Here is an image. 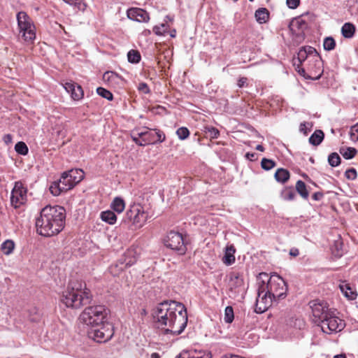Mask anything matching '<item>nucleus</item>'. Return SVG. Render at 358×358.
<instances>
[{
  "label": "nucleus",
  "mask_w": 358,
  "mask_h": 358,
  "mask_svg": "<svg viewBox=\"0 0 358 358\" xmlns=\"http://www.w3.org/2000/svg\"><path fill=\"white\" fill-rule=\"evenodd\" d=\"M151 358H160V356L158 353L154 352L151 355Z\"/></svg>",
  "instance_id": "64"
},
{
  "label": "nucleus",
  "mask_w": 358,
  "mask_h": 358,
  "mask_svg": "<svg viewBox=\"0 0 358 358\" xmlns=\"http://www.w3.org/2000/svg\"><path fill=\"white\" fill-rule=\"evenodd\" d=\"M60 182H62L64 185V187H62L64 189H67L68 190L72 189L76 183L69 177L67 171L64 172L61 176Z\"/></svg>",
  "instance_id": "29"
},
{
  "label": "nucleus",
  "mask_w": 358,
  "mask_h": 358,
  "mask_svg": "<svg viewBox=\"0 0 358 358\" xmlns=\"http://www.w3.org/2000/svg\"><path fill=\"white\" fill-rule=\"evenodd\" d=\"M255 16L256 20L259 24H263V23L266 22V21L268 20L269 13L266 8H261L257 9L255 11Z\"/></svg>",
  "instance_id": "21"
},
{
  "label": "nucleus",
  "mask_w": 358,
  "mask_h": 358,
  "mask_svg": "<svg viewBox=\"0 0 358 358\" xmlns=\"http://www.w3.org/2000/svg\"><path fill=\"white\" fill-rule=\"evenodd\" d=\"M301 64H297V71L299 72V73L304 77H306V70L304 68H300L299 66Z\"/></svg>",
  "instance_id": "61"
},
{
  "label": "nucleus",
  "mask_w": 358,
  "mask_h": 358,
  "mask_svg": "<svg viewBox=\"0 0 358 358\" xmlns=\"http://www.w3.org/2000/svg\"><path fill=\"white\" fill-rule=\"evenodd\" d=\"M236 252L235 247L233 245H227L225 248L224 255L222 258V262L224 264L229 266L234 263Z\"/></svg>",
  "instance_id": "18"
},
{
  "label": "nucleus",
  "mask_w": 358,
  "mask_h": 358,
  "mask_svg": "<svg viewBox=\"0 0 358 358\" xmlns=\"http://www.w3.org/2000/svg\"><path fill=\"white\" fill-rule=\"evenodd\" d=\"M156 135L157 136V141L163 142L165 140V135L162 131H157Z\"/></svg>",
  "instance_id": "58"
},
{
  "label": "nucleus",
  "mask_w": 358,
  "mask_h": 358,
  "mask_svg": "<svg viewBox=\"0 0 358 358\" xmlns=\"http://www.w3.org/2000/svg\"><path fill=\"white\" fill-rule=\"evenodd\" d=\"M131 138L132 140L138 145L144 146V144H143V141L140 138L137 136L133 131L131 132Z\"/></svg>",
  "instance_id": "54"
},
{
  "label": "nucleus",
  "mask_w": 358,
  "mask_h": 358,
  "mask_svg": "<svg viewBox=\"0 0 358 358\" xmlns=\"http://www.w3.org/2000/svg\"><path fill=\"white\" fill-rule=\"evenodd\" d=\"M256 150L260 152H263L264 150V148L262 145H257L256 146Z\"/></svg>",
  "instance_id": "62"
},
{
  "label": "nucleus",
  "mask_w": 358,
  "mask_h": 358,
  "mask_svg": "<svg viewBox=\"0 0 358 358\" xmlns=\"http://www.w3.org/2000/svg\"><path fill=\"white\" fill-rule=\"evenodd\" d=\"M27 201V187L21 181L15 182L10 194V205L15 208H18L24 205Z\"/></svg>",
  "instance_id": "10"
},
{
  "label": "nucleus",
  "mask_w": 358,
  "mask_h": 358,
  "mask_svg": "<svg viewBox=\"0 0 358 358\" xmlns=\"http://www.w3.org/2000/svg\"><path fill=\"white\" fill-rule=\"evenodd\" d=\"M207 130H208V133L209 134V136L211 138H218V136L220 135V132H219L217 129L211 127H208Z\"/></svg>",
  "instance_id": "49"
},
{
  "label": "nucleus",
  "mask_w": 358,
  "mask_h": 358,
  "mask_svg": "<svg viewBox=\"0 0 358 358\" xmlns=\"http://www.w3.org/2000/svg\"><path fill=\"white\" fill-rule=\"evenodd\" d=\"M127 15L130 20L138 22H148L150 20L148 13L138 8H129L127 12Z\"/></svg>",
  "instance_id": "16"
},
{
  "label": "nucleus",
  "mask_w": 358,
  "mask_h": 358,
  "mask_svg": "<svg viewBox=\"0 0 358 358\" xmlns=\"http://www.w3.org/2000/svg\"><path fill=\"white\" fill-rule=\"evenodd\" d=\"M176 134L180 140H185L189 136V131L187 127H180L176 131Z\"/></svg>",
  "instance_id": "43"
},
{
  "label": "nucleus",
  "mask_w": 358,
  "mask_h": 358,
  "mask_svg": "<svg viewBox=\"0 0 358 358\" xmlns=\"http://www.w3.org/2000/svg\"><path fill=\"white\" fill-rule=\"evenodd\" d=\"M128 61L133 64H137L141 60V55L138 51L131 50L127 53Z\"/></svg>",
  "instance_id": "34"
},
{
  "label": "nucleus",
  "mask_w": 358,
  "mask_h": 358,
  "mask_svg": "<svg viewBox=\"0 0 358 358\" xmlns=\"http://www.w3.org/2000/svg\"><path fill=\"white\" fill-rule=\"evenodd\" d=\"M298 61L299 64L304 65L306 62H312L315 67H320L322 63L321 58L317 50L311 46H305L301 48L297 55Z\"/></svg>",
  "instance_id": "9"
},
{
  "label": "nucleus",
  "mask_w": 358,
  "mask_h": 358,
  "mask_svg": "<svg viewBox=\"0 0 358 358\" xmlns=\"http://www.w3.org/2000/svg\"><path fill=\"white\" fill-rule=\"evenodd\" d=\"M143 144H144V146L145 145L155 143L156 141L155 140V134L150 131L148 129H146V136L143 139Z\"/></svg>",
  "instance_id": "44"
},
{
  "label": "nucleus",
  "mask_w": 358,
  "mask_h": 358,
  "mask_svg": "<svg viewBox=\"0 0 358 358\" xmlns=\"http://www.w3.org/2000/svg\"><path fill=\"white\" fill-rule=\"evenodd\" d=\"M310 304L313 315L317 319V322L320 323L327 318L331 313L328 308L327 303L324 301L314 300L310 301Z\"/></svg>",
  "instance_id": "15"
},
{
  "label": "nucleus",
  "mask_w": 358,
  "mask_h": 358,
  "mask_svg": "<svg viewBox=\"0 0 358 358\" xmlns=\"http://www.w3.org/2000/svg\"><path fill=\"white\" fill-rule=\"evenodd\" d=\"M286 3L289 8L295 9L299 6L300 0H287Z\"/></svg>",
  "instance_id": "51"
},
{
  "label": "nucleus",
  "mask_w": 358,
  "mask_h": 358,
  "mask_svg": "<svg viewBox=\"0 0 358 358\" xmlns=\"http://www.w3.org/2000/svg\"><path fill=\"white\" fill-rule=\"evenodd\" d=\"M114 334L113 328L109 323L103 322L101 324L90 327L87 335L97 343H106L110 340Z\"/></svg>",
  "instance_id": "8"
},
{
  "label": "nucleus",
  "mask_w": 358,
  "mask_h": 358,
  "mask_svg": "<svg viewBox=\"0 0 358 358\" xmlns=\"http://www.w3.org/2000/svg\"><path fill=\"white\" fill-rule=\"evenodd\" d=\"M281 197L286 201H292L295 198V192L292 187H286L281 192Z\"/></svg>",
  "instance_id": "33"
},
{
  "label": "nucleus",
  "mask_w": 358,
  "mask_h": 358,
  "mask_svg": "<svg viewBox=\"0 0 358 358\" xmlns=\"http://www.w3.org/2000/svg\"><path fill=\"white\" fill-rule=\"evenodd\" d=\"M324 137L322 130H316L309 138V143L313 145H319Z\"/></svg>",
  "instance_id": "27"
},
{
  "label": "nucleus",
  "mask_w": 358,
  "mask_h": 358,
  "mask_svg": "<svg viewBox=\"0 0 358 358\" xmlns=\"http://www.w3.org/2000/svg\"><path fill=\"white\" fill-rule=\"evenodd\" d=\"M92 294L86 284L80 280H72L63 292L62 302L68 308H80L90 303Z\"/></svg>",
  "instance_id": "3"
},
{
  "label": "nucleus",
  "mask_w": 358,
  "mask_h": 358,
  "mask_svg": "<svg viewBox=\"0 0 358 358\" xmlns=\"http://www.w3.org/2000/svg\"><path fill=\"white\" fill-rule=\"evenodd\" d=\"M355 26L350 22L345 23L341 28L342 35L346 38H352L355 34Z\"/></svg>",
  "instance_id": "25"
},
{
  "label": "nucleus",
  "mask_w": 358,
  "mask_h": 358,
  "mask_svg": "<svg viewBox=\"0 0 358 358\" xmlns=\"http://www.w3.org/2000/svg\"><path fill=\"white\" fill-rule=\"evenodd\" d=\"M15 243L11 240H6L2 244L1 249L4 255H9L14 250Z\"/></svg>",
  "instance_id": "32"
},
{
  "label": "nucleus",
  "mask_w": 358,
  "mask_h": 358,
  "mask_svg": "<svg viewBox=\"0 0 358 358\" xmlns=\"http://www.w3.org/2000/svg\"><path fill=\"white\" fill-rule=\"evenodd\" d=\"M336 42L332 37H327L323 42V47L325 50H332L335 48Z\"/></svg>",
  "instance_id": "37"
},
{
  "label": "nucleus",
  "mask_w": 358,
  "mask_h": 358,
  "mask_svg": "<svg viewBox=\"0 0 358 358\" xmlns=\"http://www.w3.org/2000/svg\"><path fill=\"white\" fill-rule=\"evenodd\" d=\"M308 125H309L308 123L302 122V123H301L300 127H299V131L301 132H302L303 134H304L305 135H307V134H308Z\"/></svg>",
  "instance_id": "55"
},
{
  "label": "nucleus",
  "mask_w": 358,
  "mask_h": 358,
  "mask_svg": "<svg viewBox=\"0 0 358 358\" xmlns=\"http://www.w3.org/2000/svg\"><path fill=\"white\" fill-rule=\"evenodd\" d=\"M340 153L346 159H352L357 154V150L354 148H342L340 149Z\"/></svg>",
  "instance_id": "31"
},
{
  "label": "nucleus",
  "mask_w": 358,
  "mask_h": 358,
  "mask_svg": "<svg viewBox=\"0 0 358 358\" xmlns=\"http://www.w3.org/2000/svg\"><path fill=\"white\" fill-rule=\"evenodd\" d=\"M296 189L301 196L305 199L308 198L309 193L306 189V185L302 180H298L296 183Z\"/></svg>",
  "instance_id": "30"
},
{
  "label": "nucleus",
  "mask_w": 358,
  "mask_h": 358,
  "mask_svg": "<svg viewBox=\"0 0 358 358\" xmlns=\"http://www.w3.org/2000/svg\"><path fill=\"white\" fill-rule=\"evenodd\" d=\"M304 66H306L308 70L309 71H310L311 73L312 72H314L315 73H319L318 76H315L316 79H317L320 77L321 64L320 65V67H315L313 69H311V67L313 68L314 66V64L312 62H306L304 64Z\"/></svg>",
  "instance_id": "46"
},
{
  "label": "nucleus",
  "mask_w": 358,
  "mask_h": 358,
  "mask_svg": "<svg viewBox=\"0 0 358 358\" xmlns=\"http://www.w3.org/2000/svg\"><path fill=\"white\" fill-rule=\"evenodd\" d=\"M167 29L168 26L166 24L162 23L160 25L155 26L152 30L155 34L162 36L167 31Z\"/></svg>",
  "instance_id": "42"
},
{
  "label": "nucleus",
  "mask_w": 358,
  "mask_h": 358,
  "mask_svg": "<svg viewBox=\"0 0 358 358\" xmlns=\"http://www.w3.org/2000/svg\"><path fill=\"white\" fill-rule=\"evenodd\" d=\"M69 177H70L74 182L78 184L84 178V172L81 169H71L67 171Z\"/></svg>",
  "instance_id": "28"
},
{
  "label": "nucleus",
  "mask_w": 358,
  "mask_h": 358,
  "mask_svg": "<svg viewBox=\"0 0 358 358\" xmlns=\"http://www.w3.org/2000/svg\"><path fill=\"white\" fill-rule=\"evenodd\" d=\"M275 165L276 164L273 160L266 158H263L261 162L262 168L266 171L272 169Z\"/></svg>",
  "instance_id": "39"
},
{
  "label": "nucleus",
  "mask_w": 358,
  "mask_h": 358,
  "mask_svg": "<svg viewBox=\"0 0 358 358\" xmlns=\"http://www.w3.org/2000/svg\"><path fill=\"white\" fill-rule=\"evenodd\" d=\"M345 176L348 180H355L357 178V171L354 168L349 169L345 171Z\"/></svg>",
  "instance_id": "47"
},
{
  "label": "nucleus",
  "mask_w": 358,
  "mask_h": 358,
  "mask_svg": "<svg viewBox=\"0 0 358 358\" xmlns=\"http://www.w3.org/2000/svg\"><path fill=\"white\" fill-rule=\"evenodd\" d=\"M147 219L148 214L143 206L140 203H134L127 210L122 224L127 225L131 229H136L142 227L146 222Z\"/></svg>",
  "instance_id": "5"
},
{
  "label": "nucleus",
  "mask_w": 358,
  "mask_h": 358,
  "mask_svg": "<svg viewBox=\"0 0 358 358\" xmlns=\"http://www.w3.org/2000/svg\"><path fill=\"white\" fill-rule=\"evenodd\" d=\"M66 3L71 6H77L80 4L82 0H63Z\"/></svg>",
  "instance_id": "57"
},
{
  "label": "nucleus",
  "mask_w": 358,
  "mask_h": 358,
  "mask_svg": "<svg viewBox=\"0 0 358 358\" xmlns=\"http://www.w3.org/2000/svg\"><path fill=\"white\" fill-rule=\"evenodd\" d=\"M64 185L60 182V179L58 181L52 182L50 186V191L53 196H59L61 193L68 191L67 189H64Z\"/></svg>",
  "instance_id": "22"
},
{
  "label": "nucleus",
  "mask_w": 358,
  "mask_h": 358,
  "mask_svg": "<svg viewBox=\"0 0 358 358\" xmlns=\"http://www.w3.org/2000/svg\"><path fill=\"white\" fill-rule=\"evenodd\" d=\"M103 80L109 85L114 87H122L124 84V80L113 71H107L104 73L103 75Z\"/></svg>",
  "instance_id": "17"
},
{
  "label": "nucleus",
  "mask_w": 358,
  "mask_h": 358,
  "mask_svg": "<svg viewBox=\"0 0 358 358\" xmlns=\"http://www.w3.org/2000/svg\"><path fill=\"white\" fill-rule=\"evenodd\" d=\"M138 90L143 94H149L150 92V90L145 83H139Z\"/></svg>",
  "instance_id": "50"
},
{
  "label": "nucleus",
  "mask_w": 358,
  "mask_h": 358,
  "mask_svg": "<svg viewBox=\"0 0 358 358\" xmlns=\"http://www.w3.org/2000/svg\"><path fill=\"white\" fill-rule=\"evenodd\" d=\"M107 310L103 306H94L86 308L80 315L82 323L92 327L105 322Z\"/></svg>",
  "instance_id": "6"
},
{
  "label": "nucleus",
  "mask_w": 358,
  "mask_h": 358,
  "mask_svg": "<svg viewBox=\"0 0 358 358\" xmlns=\"http://www.w3.org/2000/svg\"><path fill=\"white\" fill-rule=\"evenodd\" d=\"M328 162L330 166L336 167L341 163V157L336 152L331 153L328 157Z\"/></svg>",
  "instance_id": "35"
},
{
  "label": "nucleus",
  "mask_w": 358,
  "mask_h": 358,
  "mask_svg": "<svg viewBox=\"0 0 358 358\" xmlns=\"http://www.w3.org/2000/svg\"><path fill=\"white\" fill-rule=\"evenodd\" d=\"M210 352H202L194 351H182L177 357V358H210Z\"/></svg>",
  "instance_id": "19"
},
{
  "label": "nucleus",
  "mask_w": 358,
  "mask_h": 358,
  "mask_svg": "<svg viewBox=\"0 0 358 358\" xmlns=\"http://www.w3.org/2000/svg\"><path fill=\"white\" fill-rule=\"evenodd\" d=\"M19 33L26 42H33L36 38V27L27 13L20 11L17 14Z\"/></svg>",
  "instance_id": "7"
},
{
  "label": "nucleus",
  "mask_w": 358,
  "mask_h": 358,
  "mask_svg": "<svg viewBox=\"0 0 358 358\" xmlns=\"http://www.w3.org/2000/svg\"><path fill=\"white\" fill-rule=\"evenodd\" d=\"M164 245L176 250L180 255H183L187 250L183 236L181 234L176 231H170L164 239Z\"/></svg>",
  "instance_id": "12"
},
{
  "label": "nucleus",
  "mask_w": 358,
  "mask_h": 358,
  "mask_svg": "<svg viewBox=\"0 0 358 358\" xmlns=\"http://www.w3.org/2000/svg\"><path fill=\"white\" fill-rule=\"evenodd\" d=\"M76 85V84L74 83L67 82L64 85V87L68 93H70L71 94Z\"/></svg>",
  "instance_id": "52"
},
{
  "label": "nucleus",
  "mask_w": 358,
  "mask_h": 358,
  "mask_svg": "<svg viewBox=\"0 0 358 358\" xmlns=\"http://www.w3.org/2000/svg\"><path fill=\"white\" fill-rule=\"evenodd\" d=\"M258 285L262 287L263 292H267L276 301L284 299L287 295V284L278 274L271 275L268 278L266 273H260Z\"/></svg>",
  "instance_id": "4"
},
{
  "label": "nucleus",
  "mask_w": 358,
  "mask_h": 358,
  "mask_svg": "<svg viewBox=\"0 0 358 358\" xmlns=\"http://www.w3.org/2000/svg\"><path fill=\"white\" fill-rule=\"evenodd\" d=\"M152 315L156 327L164 331L165 334L178 336L187 326L186 308L175 301H164L159 303L153 309Z\"/></svg>",
  "instance_id": "1"
},
{
  "label": "nucleus",
  "mask_w": 358,
  "mask_h": 358,
  "mask_svg": "<svg viewBox=\"0 0 358 358\" xmlns=\"http://www.w3.org/2000/svg\"><path fill=\"white\" fill-rule=\"evenodd\" d=\"M275 180L281 183H285L289 178V172L285 169H278L274 175Z\"/></svg>",
  "instance_id": "23"
},
{
  "label": "nucleus",
  "mask_w": 358,
  "mask_h": 358,
  "mask_svg": "<svg viewBox=\"0 0 358 358\" xmlns=\"http://www.w3.org/2000/svg\"><path fill=\"white\" fill-rule=\"evenodd\" d=\"M234 318V310L231 306H227L224 310V322L226 323H231Z\"/></svg>",
  "instance_id": "36"
},
{
  "label": "nucleus",
  "mask_w": 358,
  "mask_h": 358,
  "mask_svg": "<svg viewBox=\"0 0 358 358\" xmlns=\"http://www.w3.org/2000/svg\"><path fill=\"white\" fill-rule=\"evenodd\" d=\"M96 92L99 95H100L101 96L106 99L107 100H113V94L107 90L106 89L103 88V87H99L96 89Z\"/></svg>",
  "instance_id": "41"
},
{
  "label": "nucleus",
  "mask_w": 358,
  "mask_h": 358,
  "mask_svg": "<svg viewBox=\"0 0 358 358\" xmlns=\"http://www.w3.org/2000/svg\"><path fill=\"white\" fill-rule=\"evenodd\" d=\"M101 219L109 224H114L117 221V216L115 214L114 212L111 210H106L103 211L101 213Z\"/></svg>",
  "instance_id": "26"
},
{
  "label": "nucleus",
  "mask_w": 358,
  "mask_h": 358,
  "mask_svg": "<svg viewBox=\"0 0 358 358\" xmlns=\"http://www.w3.org/2000/svg\"><path fill=\"white\" fill-rule=\"evenodd\" d=\"M289 255L293 257H297L299 255V251L296 248H292L289 251Z\"/></svg>",
  "instance_id": "60"
},
{
  "label": "nucleus",
  "mask_w": 358,
  "mask_h": 358,
  "mask_svg": "<svg viewBox=\"0 0 358 358\" xmlns=\"http://www.w3.org/2000/svg\"><path fill=\"white\" fill-rule=\"evenodd\" d=\"M83 95L84 94L82 87L80 85H76L71 94V96L73 100L78 101L83 97Z\"/></svg>",
  "instance_id": "38"
},
{
  "label": "nucleus",
  "mask_w": 358,
  "mask_h": 358,
  "mask_svg": "<svg viewBox=\"0 0 358 358\" xmlns=\"http://www.w3.org/2000/svg\"><path fill=\"white\" fill-rule=\"evenodd\" d=\"M341 292L349 300H354L356 299L357 294L356 292L350 286L349 284L343 283L339 286Z\"/></svg>",
  "instance_id": "20"
},
{
  "label": "nucleus",
  "mask_w": 358,
  "mask_h": 358,
  "mask_svg": "<svg viewBox=\"0 0 358 358\" xmlns=\"http://www.w3.org/2000/svg\"><path fill=\"white\" fill-rule=\"evenodd\" d=\"M334 358H346V356L345 354H339L336 355L334 357Z\"/></svg>",
  "instance_id": "63"
},
{
  "label": "nucleus",
  "mask_w": 358,
  "mask_h": 358,
  "mask_svg": "<svg viewBox=\"0 0 358 358\" xmlns=\"http://www.w3.org/2000/svg\"><path fill=\"white\" fill-rule=\"evenodd\" d=\"M111 208L117 213H121L125 208V203L120 197H115L110 204Z\"/></svg>",
  "instance_id": "24"
},
{
  "label": "nucleus",
  "mask_w": 358,
  "mask_h": 358,
  "mask_svg": "<svg viewBox=\"0 0 358 358\" xmlns=\"http://www.w3.org/2000/svg\"><path fill=\"white\" fill-rule=\"evenodd\" d=\"M229 296L232 299L241 296L245 292V287L243 275L238 273H232L230 274L228 282Z\"/></svg>",
  "instance_id": "11"
},
{
  "label": "nucleus",
  "mask_w": 358,
  "mask_h": 358,
  "mask_svg": "<svg viewBox=\"0 0 358 358\" xmlns=\"http://www.w3.org/2000/svg\"><path fill=\"white\" fill-rule=\"evenodd\" d=\"M350 138L351 141L354 142L358 141V123L351 127L350 131Z\"/></svg>",
  "instance_id": "45"
},
{
  "label": "nucleus",
  "mask_w": 358,
  "mask_h": 358,
  "mask_svg": "<svg viewBox=\"0 0 358 358\" xmlns=\"http://www.w3.org/2000/svg\"><path fill=\"white\" fill-rule=\"evenodd\" d=\"M320 326L324 332L331 334L341 331L344 327V322L331 312L328 317L320 322Z\"/></svg>",
  "instance_id": "13"
},
{
  "label": "nucleus",
  "mask_w": 358,
  "mask_h": 358,
  "mask_svg": "<svg viewBox=\"0 0 358 358\" xmlns=\"http://www.w3.org/2000/svg\"><path fill=\"white\" fill-rule=\"evenodd\" d=\"M15 150L18 154L22 155H25L28 153V148L27 145L22 141H20L15 144Z\"/></svg>",
  "instance_id": "40"
},
{
  "label": "nucleus",
  "mask_w": 358,
  "mask_h": 358,
  "mask_svg": "<svg viewBox=\"0 0 358 358\" xmlns=\"http://www.w3.org/2000/svg\"><path fill=\"white\" fill-rule=\"evenodd\" d=\"M323 197V194L322 192H315L313 194L312 198L315 201H319Z\"/></svg>",
  "instance_id": "59"
},
{
  "label": "nucleus",
  "mask_w": 358,
  "mask_h": 358,
  "mask_svg": "<svg viewBox=\"0 0 358 358\" xmlns=\"http://www.w3.org/2000/svg\"><path fill=\"white\" fill-rule=\"evenodd\" d=\"M292 26H297L299 29L303 30L306 29L307 27L306 22L302 19H296L295 21L292 22Z\"/></svg>",
  "instance_id": "48"
},
{
  "label": "nucleus",
  "mask_w": 358,
  "mask_h": 358,
  "mask_svg": "<svg viewBox=\"0 0 358 358\" xmlns=\"http://www.w3.org/2000/svg\"><path fill=\"white\" fill-rule=\"evenodd\" d=\"M247 80H248V78L245 77L240 78L238 80V83H237L238 87L240 88L244 87L245 85H247Z\"/></svg>",
  "instance_id": "56"
},
{
  "label": "nucleus",
  "mask_w": 358,
  "mask_h": 358,
  "mask_svg": "<svg viewBox=\"0 0 358 358\" xmlns=\"http://www.w3.org/2000/svg\"><path fill=\"white\" fill-rule=\"evenodd\" d=\"M146 129H144L143 130L141 131L140 129H134L132 131L138 138H140L141 140L144 138V137L146 136Z\"/></svg>",
  "instance_id": "53"
},
{
  "label": "nucleus",
  "mask_w": 358,
  "mask_h": 358,
  "mask_svg": "<svg viewBox=\"0 0 358 358\" xmlns=\"http://www.w3.org/2000/svg\"><path fill=\"white\" fill-rule=\"evenodd\" d=\"M65 209L59 206H46L36 219V227L39 235L49 237L58 234L64 227Z\"/></svg>",
  "instance_id": "2"
},
{
  "label": "nucleus",
  "mask_w": 358,
  "mask_h": 358,
  "mask_svg": "<svg viewBox=\"0 0 358 358\" xmlns=\"http://www.w3.org/2000/svg\"><path fill=\"white\" fill-rule=\"evenodd\" d=\"M273 301H277L275 299L271 297L267 292H263L262 287L258 285L257 297L256 299V308L255 311L262 313L268 310L271 306Z\"/></svg>",
  "instance_id": "14"
}]
</instances>
